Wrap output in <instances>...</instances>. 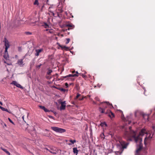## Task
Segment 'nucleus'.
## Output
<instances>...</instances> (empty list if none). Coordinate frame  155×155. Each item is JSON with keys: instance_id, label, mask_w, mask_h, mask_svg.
<instances>
[{"instance_id": "1", "label": "nucleus", "mask_w": 155, "mask_h": 155, "mask_svg": "<svg viewBox=\"0 0 155 155\" xmlns=\"http://www.w3.org/2000/svg\"><path fill=\"white\" fill-rule=\"evenodd\" d=\"M131 127H129L130 132H128L127 131L125 132L124 134L125 136L127 137H132L134 138L136 142H137L139 139H140V141H141L142 140V138L140 137L139 135L136 137V134L135 132L133 130H131Z\"/></svg>"}, {"instance_id": "2", "label": "nucleus", "mask_w": 155, "mask_h": 155, "mask_svg": "<svg viewBox=\"0 0 155 155\" xmlns=\"http://www.w3.org/2000/svg\"><path fill=\"white\" fill-rule=\"evenodd\" d=\"M145 134H147V136L145 138L144 140V144H146V140L147 139L150 140L152 138V137H151V134L150 133H148L146 130L145 129H142L141 131L139 133V136L140 137V136H143Z\"/></svg>"}, {"instance_id": "3", "label": "nucleus", "mask_w": 155, "mask_h": 155, "mask_svg": "<svg viewBox=\"0 0 155 155\" xmlns=\"http://www.w3.org/2000/svg\"><path fill=\"white\" fill-rule=\"evenodd\" d=\"M99 110L101 113L107 114L108 116L111 118H113L114 117V114L110 110H108L107 111L105 112V109L100 107L99 108Z\"/></svg>"}, {"instance_id": "4", "label": "nucleus", "mask_w": 155, "mask_h": 155, "mask_svg": "<svg viewBox=\"0 0 155 155\" xmlns=\"http://www.w3.org/2000/svg\"><path fill=\"white\" fill-rule=\"evenodd\" d=\"M49 152L55 155L59 153H60L61 150L57 147H49Z\"/></svg>"}, {"instance_id": "5", "label": "nucleus", "mask_w": 155, "mask_h": 155, "mask_svg": "<svg viewBox=\"0 0 155 155\" xmlns=\"http://www.w3.org/2000/svg\"><path fill=\"white\" fill-rule=\"evenodd\" d=\"M51 129L56 132L60 133H63L66 131V130L64 129L56 127H51Z\"/></svg>"}, {"instance_id": "6", "label": "nucleus", "mask_w": 155, "mask_h": 155, "mask_svg": "<svg viewBox=\"0 0 155 155\" xmlns=\"http://www.w3.org/2000/svg\"><path fill=\"white\" fill-rule=\"evenodd\" d=\"M72 73L73 74H68V81L70 80H74V78H73L71 79V78L78 77V74H79L77 71L75 72L74 71H72Z\"/></svg>"}, {"instance_id": "7", "label": "nucleus", "mask_w": 155, "mask_h": 155, "mask_svg": "<svg viewBox=\"0 0 155 155\" xmlns=\"http://www.w3.org/2000/svg\"><path fill=\"white\" fill-rule=\"evenodd\" d=\"M139 141V145L137 146V149L136 150V152L137 153H138L140 151V150L142 149L143 148V145L142 143H141V141H140V139H139L137 141ZM137 143V142H136Z\"/></svg>"}, {"instance_id": "8", "label": "nucleus", "mask_w": 155, "mask_h": 155, "mask_svg": "<svg viewBox=\"0 0 155 155\" xmlns=\"http://www.w3.org/2000/svg\"><path fill=\"white\" fill-rule=\"evenodd\" d=\"M103 104L104 106H105V107H108L109 108H113V106L111 104H110L109 102H104L101 103V105Z\"/></svg>"}, {"instance_id": "9", "label": "nucleus", "mask_w": 155, "mask_h": 155, "mask_svg": "<svg viewBox=\"0 0 155 155\" xmlns=\"http://www.w3.org/2000/svg\"><path fill=\"white\" fill-rule=\"evenodd\" d=\"M11 84H13L16 86L17 87L21 89H24V87L22 86H21L20 84L18 83L17 82L15 81H13L11 83Z\"/></svg>"}, {"instance_id": "10", "label": "nucleus", "mask_w": 155, "mask_h": 155, "mask_svg": "<svg viewBox=\"0 0 155 155\" xmlns=\"http://www.w3.org/2000/svg\"><path fill=\"white\" fill-rule=\"evenodd\" d=\"M120 142L123 148H126L128 145V143H126L125 141L122 140H120Z\"/></svg>"}, {"instance_id": "11", "label": "nucleus", "mask_w": 155, "mask_h": 155, "mask_svg": "<svg viewBox=\"0 0 155 155\" xmlns=\"http://www.w3.org/2000/svg\"><path fill=\"white\" fill-rule=\"evenodd\" d=\"M3 42H4V45L5 46V48H8L10 47V45L8 41L6 38H4V40L3 41Z\"/></svg>"}, {"instance_id": "12", "label": "nucleus", "mask_w": 155, "mask_h": 155, "mask_svg": "<svg viewBox=\"0 0 155 155\" xmlns=\"http://www.w3.org/2000/svg\"><path fill=\"white\" fill-rule=\"evenodd\" d=\"M38 107L40 108L43 110L45 112H50V110L46 108L44 106L39 105Z\"/></svg>"}, {"instance_id": "13", "label": "nucleus", "mask_w": 155, "mask_h": 155, "mask_svg": "<svg viewBox=\"0 0 155 155\" xmlns=\"http://www.w3.org/2000/svg\"><path fill=\"white\" fill-rule=\"evenodd\" d=\"M59 47L58 48V49H60L61 48L62 50H64L65 51H68V47H66L65 46H63L61 45L59 46Z\"/></svg>"}, {"instance_id": "14", "label": "nucleus", "mask_w": 155, "mask_h": 155, "mask_svg": "<svg viewBox=\"0 0 155 155\" xmlns=\"http://www.w3.org/2000/svg\"><path fill=\"white\" fill-rule=\"evenodd\" d=\"M42 49H36L35 51L36 53L35 54V56H38L39 55V53L42 51Z\"/></svg>"}, {"instance_id": "15", "label": "nucleus", "mask_w": 155, "mask_h": 155, "mask_svg": "<svg viewBox=\"0 0 155 155\" xmlns=\"http://www.w3.org/2000/svg\"><path fill=\"white\" fill-rule=\"evenodd\" d=\"M30 130L31 131V132H32V133H31V134H32L33 135L35 134H36V131L35 128L34 127H32L31 129Z\"/></svg>"}, {"instance_id": "16", "label": "nucleus", "mask_w": 155, "mask_h": 155, "mask_svg": "<svg viewBox=\"0 0 155 155\" xmlns=\"http://www.w3.org/2000/svg\"><path fill=\"white\" fill-rule=\"evenodd\" d=\"M74 28V25L71 23L68 22V30L70 29H73Z\"/></svg>"}, {"instance_id": "17", "label": "nucleus", "mask_w": 155, "mask_h": 155, "mask_svg": "<svg viewBox=\"0 0 155 155\" xmlns=\"http://www.w3.org/2000/svg\"><path fill=\"white\" fill-rule=\"evenodd\" d=\"M56 89L59 90L63 92H65L66 91H68V89H64L62 87H58L57 88H56Z\"/></svg>"}, {"instance_id": "18", "label": "nucleus", "mask_w": 155, "mask_h": 155, "mask_svg": "<svg viewBox=\"0 0 155 155\" xmlns=\"http://www.w3.org/2000/svg\"><path fill=\"white\" fill-rule=\"evenodd\" d=\"M42 26H43L45 28H49V25L46 22H43L42 23Z\"/></svg>"}, {"instance_id": "19", "label": "nucleus", "mask_w": 155, "mask_h": 155, "mask_svg": "<svg viewBox=\"0 0 155 155\" xmlns=\"http://www.w3.org/2000/svg\"><path fill=\"white\" fill-rule=\"evenodd\" d=\"M73 150L74 153L76 154V155H77L79 151L77 150V148L74 147L73 148Z\"/></svg>"}, {"instance_id": "20", "label": "nucleus", "mask_w": 155, "mask_h": 155, "mask_svg": "<svg viewBox=\"0 0 155 155\" xmlns=\"http://www.w3.org/2000/svg\"><path fill=\"white\" fill-rule=\"evenodd\" d=\"M19 65H22L23 63V59H21L18 60L17 63Z\"/></svg>"}, {"instance_id": "21", "label": "nucleus", "mask_w": 155, "mask_h": 155, "mask_svg": "<svg viewBox=\"0 0 155 155\" xmlns=\"http://www.w3.org/2000/svg\"><path fill=\"white\" fill-rule=\"evenodd\" d=\"M66 107V105H63V104H61L60 107V110H64L65 109Z\"/></svg>"}, {"instance_id": "22", "label": "nucleus", "mask_w": 155, "mask_h": 155, "mask_svg": "<svg viewBox=\"0 0 155 155\" xmlns=\"http://www.w3.org/2000/svg\"><path fill=\"white\" fill-rule=\"evenodd\" d=\"M1 149L3 150L4 152H5L8 155H10V152L8 151L6 149L3 148L2 147H1Z\"/></svg>"}, {"instance_id": "23", "label": "nucleus", "mask_w": 155, "mask_h": 155, "mask_svg": "<svg viewBox=\"0 0 155 155\" xmlns=\"http://www.w3.org/2000/svg\"><path fill=\"white\" fill-rule=\"evenodd\" d=\"M69 141L71 143H68V145H71L72 144H74V143L76 142V140H69Z\"/></svg>"}, {"instance_id": "24", "label": "nucleus", "mask_w": 155, "mask_h": 155, "mask_svg": "<svg viewBox=\"0 0 155 155\" xmlns=\"http://www.w3.org/2000/svg\"><path fill=\"white\" fill-rule=\"evenodd\" d=\"M143 118L147 119V120H148V118L149 116L148 114H143Z\"/></svg>"}, {"instance_id": "25", "label": "nucleus", "mask_w": 155, "mask_h": 155, "mask_svg": "<svg viewBox=\"0 0 155 155\" xmlns=\"http://www.w3.org/2000/svg\"><path fill=\"white\" fill-rule=\"evenodd\" d=\"M68 78V75H66L65 76H62L60 78V79L58 78V81H59L60 80H64V78Z\"/></svg>"}, {"instance_id": "26", "label": "nucleus", "mask_w": 155, "mask_h": 155, "mask_svg": "<svg viewBox=\"0 0 155 155\" xmlns=\"http://www.w3.org/2000/svg\"><path fill=\"white\" fill-rule=\"evenodd\" d=\"M3 57L6 60H7L8 59V54H5L4 53V55H3Z\"/></svg>"}, {"instance_id": "27", "label": "nucleus", "mask_w": 155, "mask_h": 155, "mask_svg": "<svg viewBox=\"0 0 155 155\" xmlns=\"http://www.w3.org/2000/svg\"><path fill=\"white\" fill-rule=\"evenodd\" d=\"M52 72V71L51 70L48 69V71L47 73V74H48V75H50Z\"/></svg>"}, {"instance_id": "28", "label": "nucleus", "mask_w": 155, "mask_h": 155, "mask_svg": "<svg viewBox=\"0 0 155 155\" xmlns=\"http://www.w3.org/2000/svg\"><path fill=\"white\" fill-rule=\"evenodd\" d=\"M25 34L27 35H32V33L31 32L29 31H25Z\"/></svg>"}, {"instance_id": "29", "label": "nucleus", "mask_w": 155, "mask_h": 155, "mask_svg": "<svg viewBox=\"0 0 155 155\" xmlns=\"http://www.w3.org/2000/svg\"><path fill=\"white\" fill-rule=\"evenodd\" d=\"M81 94H77V95L76 96V97L74 98V99L75 100L78 99L79 98V97H81Z\"/></svg>"}, {"instance_id": "30", "label": "nucleus", "mask_w": 155, "mask_h": 155, "mask_svg": "<svg viewBox=\"0 0 155 155\" xmlns=\"http://www.w3.org/2000/svg\"><path fill=\"white\" fill-rule=\"evenodd\" d=\"M39 4V3L38 2V0H35L34 3V5H38Z\"/></svg>"}, {"instance_id": "31", "label": "nucleus", "mask_w": 155, "mask_h": 155, "mask_svg": "<svg viewBox=\"0 0 155 155\" xmlns=\"http://www.w3.org/2000/svg\"><path fill=\"white\" fill-rule=\"evenodd\" d=\"M104 125H105L106 126H107V124L105 122L101 123L100 124V125L102 127L104 126Z\"/></svg>"}, {"instance_id": "32", "label": "nucleus", "mask_w": 155, "mask_h": 155, "mask_svg": "<svg viewBox=\"0 0 155 155\" xmlns=\"http://www.w3.org/2000/svg\"><path fill=\"white\" fill-rule=\"evenodd\" d=\"M8 120L11 123H12L13 124H15L9 118H8Z\"/></svg>"}, {"instance_id": "33", "label": "nucleus", "mask_w": 155, "mask_h": 155, "mask_svg": "<svg viewBox=\"0 0 155 155\" xmlns=\"http://www.w3.org/2000/svg\"><path fill=\"white\" fill-rule=\"evenodd\" d=\"M8 48H5V54H8Z\"/></svg>"}, {"instance_id": "34", "label": "nucleus", "mask_w": 155, "mask_h": 155, "mask_svg": "<svg viewBox=\"0 0 155 155\" xmlns=\"http://www.w3.org/2000/svg\"><path fill=\"white\" fill-rule=\"evenodd\" d=\"M50 135V133H47V134H44V135L46 137H49Z\"/></svg>"}, {"instance_id": "35", "label": "nucleus", "mask_w": 155, "mask_h": 155, "mask_svg": "<svg viewBox=\"0 0 155 155\" xmlns=\"http://www.w3.org/2000/svg\"><path fill=\"white\" fill-rule=\"evenodd\" d=\"M84 97L82 96L81 95V97H79L78 98V99L79 100H82L84 99Z\"/></svg>"}, {"instance_id": "36", "label": "nucleus", "mask_w": 155, "mask_h": 155, "mask_svg": "<svg viewBox=\"0 0 155 155\" xmlns=\"http://www.w3.org/2000/svg\"><path fill=\"white\" fill-rule=\"evenodd\" d=\"M42 65V64H40V65H36V68H38V69H39L41 66Z\"/></svg>"}, {"instance_id": "37", "label": "nucleus", "mask_w": 155, "mask_h": 155, "mask_svg": "<svg viewBox=\"0 0 155 155\" xmlns=\"http://www.w3.org/2000/svg\"><path fill=\"white\" fill-rule=\"evenodd\" d=\"M48 117L49 118H51V119H54V117H53L52 116L49 115H48Z\"/></svg>"}, {"instance_id": "38", "label": "nucleus", "mask_w": 155, "mask_h": 155, "mask_svg": "<svg viewBox=\"0 0 155 155\" xmlns=\"http://www.w3.org/2000/svg\"><path fill=\"white\" fill-rule=\"evenodd\" d=\"M51 78H52L51 77H50L49 76H46V78L47 79H50Z\"/></svg>"}, {"instance_id": "39", "label": "nucleus", "mask_w": 155, "mask_h": 155, "mask_svg": "<svg viewBox=\"0 0 155 155\" xmlns=\"http://www.w3.org/2000/svg\"><path fill=\"white\" fill-rule=\"evenodd\" d=\"M66 152L65 151H61V152L60 153H60L61 154H64V153H65Z\"/></svg>"}, {"instance_id": "40", "label": "nucleus", "mask_w": 155, "mask_h": 155, "mask_svg": "<svg viewBox=\"0 0 155 155\" xmlns=\"http://www.w3.org/2000/svg\"><path fill=\"white\" fill-rule=\"evenodd\" d=\"M61 104H63V105H65V104H66L65 101H63V102H61Z\"/></svg>"}, {"instance_id": "41", "label": "nucleus", "mask_w": 155, "mask_h": 155, "mask_svg": "<svg viewBox=\"0 0 155 155\" xmlns=\"http://www.w3.org/2000/svg\"><path fill=\"white\" fill-rule=\"evenodd\" d=\"M49 57H50V59L51 60H52L53 59V55H51L49 56Z\"/></svg>"}, {"instance_id": "42", "label": "nucleus", "mask_w": 155, "mask_h": 155, "mask_svg": "<svg viewBox=\"0 0 155 155\" xmlns=\"http://www.w3.org/2000/svg\"><path fill=\"white\" fill-rule=\"evenodd\" d=\"M5 108L2 107L0 109H1L2 111H4L5 110Z\"/></svg>"}, {"instance_id": "43", "label": "nucleus", "mask_w": 155, "mask_h": 155, "mask_svg": "<svg viewBox=\"0 0 155 155\" xmlns=\"http://www.w3.org/2000/svg\"><path fill=\"white\" fill-rule=\"evenodd\" d=\"M118 110L120 112H121L122 113V114L121 115V116L122 117L123 116H124V114H123V112L122 111V110Z\"/></svg>"}, {"instance_id": "44", "label": "nucleus", "mask_w": 155, "mask_h": 155, "mask_svg": "<svg viewBox=\"0 0 155 155\" xmlns=\"http://www.w3.org/2000/svg\"><path fill=\"white\" fill-rule=\"evenodd\" d=\"M65 86L66 88L68 87V83L66 82L65 84Z\"/></svg>"}, {"instance_id": "45", "label": "nucleus", "mask_w": 155, "mask_h": 155, "mask_svg": "<svg viewBox=\"0 0 155 155\" xmlns=\"http://www.w3.org/2000/svg\"><path fill=\"white\" fill-rule=\"evenodd\" d=\"M21 47H19L18 48V51H21Z\"/></svg>"}, {"instance_id": "46", "label": "nucleus", "mask_w": 155, "mask_h": 155, "mask_svg": "<svg viewBox=\"0 0 155 155\" xmlns=\"http://www.w3.org/2000/svg\"><path fill=\"white\" fill-rule=\"evenodd\" d=\"M49 12L52 14V15L53 16H54V13L53 12H52V11H49Z\"/></svg>"}, {"instance_id": "47", "label": "nucleus", "mask_w": 155, "mask_h": 155, "mask_svg": "<svg viewBox=\"0 0 155 155\" xmlns=\"http://www.w3.org/2000/svg\"><path fill=\"white\" fill-rule=\"evenodd\" d=\"M44 7V5H43V6H42V7H41V10L42 11V10H43V8Z\"/></svg>"}, {"instance_id": "48", "label": "nucleus", "mask_w": 155, "mask_h": 155, "mask_svg": "<svg viewBox=\"0 0 155 155\" xmlns=\"http://www.w3.org/2000/svg\"><path fill=\"white\" fill-rule=\"evenodd\" d=\"M152 128L153 130L155 131V126H153Z\"/></svg>"}, {"instance_id": "49", "label": "nucleus", "mask_w": 155, "mask_h": 155, "mask_svg": "<svg viewBox=\"0 0 155 155\" xmlns=\"http://www.w3.org/2000/svg\"><path fill=\"white\" fill-rule=\"evenodd\" d=\"M64 25L66 27H68V23H66V24H64Z\"/></svg>"}, {"instance_id": "50", "label": "nucleus", "mask_w": 155, "mask_h": 155, "mask_svg": "<svg viewBox=\"0 0 155 155\" xmlns=\"http://www.w3.org/2000/svg\"><path fill=\"white\" fill-rule=\"evenodd\" d=\"M4 111H6L7 112H8V110L7 109L5 108V110Z\"/></svg>"}, {"instance_id": "51", "label": "nucleus", "mask_w": 155, "mask_h": 155, "mask_svg": "<svg viewBox=\"0 0 155 155\" xmlns=\"http://www.w3.org/2000/svg\"><path fill=\"white\" fill-rule=\"evenodd\" d=\"M66 44H68V38H66Z\"/></svg>"}, {"instance_id": "52", "label": "nucleus", "mask_w": 155, "mask_h": 155, "mask_svg": "<svg viewBox=\"0 0 155 155\" xmlns=\"http://www.w3.org/2000/svg\"><path fill=\"white\" fill-rule=\"evenodd\" d=\"M22 119H23V120L26 123L25 121L24 120V116H23L22 117Z\"/></svg>"}, {"instance_id": "53", "label": "nucleus", "mask_w": 155, "mask_h": 155, "mask_svg": "<svg viewBox=\"0 0 155 155\" xmlns=\"http://www.w3.org/2000/svg\"><path fill=\"white\" fill-rule=\"evenodd\" d=\"M45 149H46V150H48V151H49V149H48V148H45Z\"/></svg>"}, {"instance_id": "54", "label": "nucleus", "mask_w": 155, "mask_h": 155, "mask_svg": "<svg viewBox=\"0 0 155 155\" xmlns=\"http://www.w3.org/2000/svg\"><path fill=\"white\" fill-rule=\"evenodd\" d=\"M57 44L59 46L60 45V44L58 42H57Z\"/></svg>"}, {"instance_id": "55", "label": "nucleus", "mask_w": 155, "mask_h": 155, "mask_svg": "<svg viewBox=\"0 0 155 155\" xmlns=\"http://www.w3.org/2000/svg\"><path fill=\"white\" fill-rule=\"evenodd\" d=\"M0 104L1 105H3V103L2 102H1V101H0Z\"/></svg>"}, {"instance_id": "56", "label": "nucleus", "mask_w": 155, "mask_h": 155, "mask_svg": "<svg viewBox=\"0 0 155 155\" xmlns=\"http://www.w3.org/2000/svg\"><path fill=\"white\" fill-rule=\"evenodd\" d=\"M55 75L57 77L58 76V74L56 73L55 74Z\"/></svg>"}, {"instance_id": "57", "label": "nucleus", "mask_w": 155, "mask_h": 155, "mask_svg": "<svg viewBox=\"0 0 155 155\" xmlns=\"http://www.w3.org/2000/svg\"><path fill=\"white\" fill-rule=\"evenodd\" d=\"M8 113H9V114H11L12 113L10 111H8Z\"/></svg>"}, {"instance_id": "58", "label": "nucleus", "mask_w": 155, "mask_h": 155, "mask_svg": "<svg viewBox=\"0 0 155 155\" xmlns=\"http://www.w3.org/2000/svg\"><path fill=\"white\" fill-rule=\"evenodd\" d=\"M4 125L5 126V127H6L7 126V125H6V124L5 123H4Z\"/></svg>"}, {"instance_id": "59", "label": "nucleus", "mask_w": 155, "mask_h": 155, "mask_svg": "<svg viewBox=\"0 0 155 155\" xmlns=\"http://www.w3.org/2000/svg\"><path fill=\"white\" fill-rule=\"evenodd\" d=\"M53 113L54 114H57L56 112H55V111H54H54Z\"/></svg>"}, {"instance_id": "60", "label": "nucleus", "mask_w": 155, "mask_h": 155, "mask_svg": "<svg viewBox=\"0 0 155 155\" xmlns=\"http://www.w3.org/2000/svg\"><path fill=\"white\" fill-rule=\"evenodd\" d=\"M48 83L49 84H51V83H52V82H49L48 81Z\"/></svg>"}, {"instance_id": "61", "label": "nucleus", "mask_w": 155, "mask_h": 155, "mask_svg": "<svg viewBox=\"0 0 155 155\" xmlns=\"http://www.w3.org/2000/svg\"><path fill=\"white\" fill-rule=\"evenodd\" d=\"M50 110V111H51V112H54L53 110Z\"/></svg>"}, {"instance_id": "62", "label": "nucleus", "mask_w": 155, "mask_h": 155, "mask_svg": "<svg viewBox=\"0 0 155 155\" xmlns=\"http://www.w3.org/2000/svg\"><path fill=\"white\" fill-rule=\"evenodd\" d=\"M45 131H48H48H49V130H48L46 129L45 130Z\"/></svg>"}, {"instance_id": "63", "label": "nucleus", "mask_w": 155, "mask_h": 155, "mask_svg": "<svg viewBox=\"0 0 155 155\" xmlns=\"http://www.w3.org/2000/svg\"><path fill=\"white\" fill-rule=\"evenodd\" d=\"M7 64L8 65H10L11 64H9V63H7Z\"/></svg>"}, {"instance_id": "64", "label": "nucleus", "mask_w": 155, "mask_h": 155, "mask_svg": "<svg viewBox=\"0 0 155 155\" xmlns=\"http://www.w3.org/2000/svg\"><path fill=\"white\" fill-rule=\"evenodd\" d=\"M2 122L1 123V124L2 125V124L3 123H4L2 121H1Z\"/></svg>"}]
</instances>
